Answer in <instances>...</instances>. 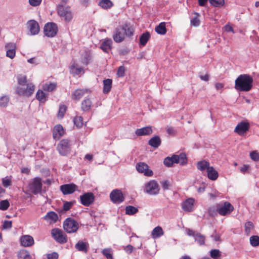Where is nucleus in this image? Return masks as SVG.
I'll return each mask as SVG.
<instances>
[{"instance_id": "680f3d73", "label": "nucleus", "mask_w": 259, "mask_h": 259, "mask_svg": "<svg viewBox=\"0 0 259 259\" xmlns=\"http://www.w3.org/2000/svg\"><path fill=\"white\" fill-rule=\"evenodd\" d=\"M2 183L5 187H8L11 184V179L8 177H5L2 180Z\"/></svg>"}, {"instance_id": "a19ab883", "label": "nucleus", "mask_w": 259, "mask_h": 259, "mask_svg": "<svg viewBox=\"0 0 259 259\" xmlns=\"http://www.w3.org/2000/svg\"><path fill=\"white\" fill-rule=\"evenodd\" d=\"M18 257L19 259H31V257L30 256L29 252L26 250L23 249L20 250L18 253Z\"/></svg>"}, {"instance_id": "ddd939ff", "label": "nucleus", "mask_w": 259, "mask_h": 259, "mask_svg": "<svg viewBox=\"0 0 259 259\" xmlns=\"http://www.w3.org/2000/svg\"><path fill=\"white\" fill-rule=\"evenodd\" d=\"M80 203L85 206H88L93 203L95 200V196L93 193L87 192L80 196Z\"/></svg>"}, {"instance_id": "aec40b11", "label": "nucleus", "mask_w": 259, "mask_h": 259, "mask_svg": "<svg viewBox=\"0 0 259 259\" xmlns=\"http://www.w3.org/2000/svg\"><path fill=\"white\" fill-rule=\"evenodd\" d=\"M64 130L62 126L60 124H58L55 126L53 132V136L55 140H58L64 134Z\"/></svg>"}, {"instance_id": "603ef678", "label": "nucleus", "mask_w": 259, "mask_h": 259, "mask_svg": "<svg viewBox=\"0 0 259 259\" xmlns=\"http://www.w3.org/2000/svg\"><path fill=\"white\" fill-rule=\"evenodd\" d=\"M102 252L107 259H114L111 253V248H105L102 250Z\"/></svg>"}, {"instance_id": "7ed1b4c3", "label": "nucleus", "mask_w": 259, "mask_h": 259, "mask_svg": "<svg viewBox=\"0 0 259 259\" xmlns=\"http://www.w3.org/2000/svg\"><path fill=\"white\" fill-rule=\"evenodd\" d=\"M187 162L185 153H182L179 155H173L171 157H167L163 161L164 164L167 167H171L174 163L185 165Z\"/></svg>"}, {"instance_id": "338daca9", "label": "nucleus", "mask_w": 259, "mask_h": 259, "mask_svg": "<svg viewBox=\"0 0 259 259\" xmlns=\"http://www.w3.org/2000/svg\"><path fill=\"white\" fill-rule=\"evenodd\" d=\"M217 212L216 210V205L211 206L208 209V213L210 215H216Z\"/></svg>"}, {"instance_id": "0eeeda50", "label": "nucleus", "mask_w": 259, "mask_h": 259, "mask_svg": "<svg viewBox=\"0 0 259 259\" xmlns=\"http://www.w3.org/2000/svg\"><path fill=\"white\" fill-rule=\"evenodd\" d=\"M29 189L34 194L40 193L42 190L41 179L39 177H36L32 179L29 184Z\"/></svg>"}, {"instance_id": "bb28decb", "label": "nucleus", "mask_w": 259, "mask_h": 259, "mask_svg": "<svg viewBox=\"0 0 259 259\" xmlns=\"http://www.w3.org/2000/svg\"><path fill=\"white\" fill-rule=\"evenodd\" d=\"M161 143V139L158 136L153 137L148 141V144L154 148H158L160 145Z\"/></svg>"}, {"instance_id": "0e129e2a", "label": "nucleus", "mask_w": 259, "mask_h": 259, "mask_svg": "<svg viewBox=\"0 0 259 259\" xmlns=\"http://www.w3.org/2000/svg\"><path fill=\"white\" fill-rule=\"evenodd\" d=\"M161 186L163 190H168L170 186V183L167 180H164L160 182Z\"/></svg>"}, {"instance_id": "bf43d9fd", "label": "nucleus", "mask_w": 259, "mask_h": 259, "mask_svg": "<svg viewBox=\"0 0 259 259\" xmlns=\"http://www.w3.org/2000/svg\"><path fill=\"white\" fill-rule=\"evenodd\" d=\"M250 157L251 159L254 161L259 160V154L256 151H252L250 153Z\"/></svg>"}, {"instance_id": "39448f33", "label": "nucleus", "mask_w": 259, "mask_h": 259, "mask_svg": "<svg viewBox=\"0 0 259 259\" xmlns=\"http://www.w3.org/2000/svg\"><path fill=\"white\" fill-rule=\"evenodd\" d=\"M78 227V223L71 218H67L63 222V228L68 233L76 232Z\"/></svg>"}, {"instance_id": "cd10ccee", "label": "nucleus", "mask_w": 259, "mask_h": 259, "mask_svg": "<svg viewBox=\"0 0 259 259\" xmlns=\"http://www.w3.org/2000/svg\"><path fill=\"white\" fill-rule=\"evenodd\" d=\"M206 171L207 177L209 180L214 181L218 179L219 174L212 166L208 167V169Z\"/></svg>"}, {"instance_id": "7c9ffc66", "label": "nucleus", "mask_w": 259, "mask_h": 259, "mask_svg": "<svg viewBox=\"0 0 259 259\" xmlns=\"http://www.w3.org/2000/svg\"><path fill=\"white\" fill-rule=\"evenodd\" d=\"M121 27L123 28V32L125 35L127 36H131L134 34V29L132 26L128 23H125Z\"/></svg>"}, {"instance_id": "864d4df0", "label": "nucleus", "mask_w": 259, "mask_h": 259, "mask_svg": "<svg viewBox=\"0 0 259 259\" xmlns=\"http://www.w3.org/2000/svg\"><path fill=\"white\" fill-rule=\"evenodd\" d=\"M74 124L78 127H80L83 125V119L81 116H76L73 120Z\"/></svg>"}, {"instance_id": "ea45409f", "label": "nucleus", "mask_w": 259, "mask_h": 259, "mask_svg": "<svg viewBox=\"0 0 259 259\" xmlns=\"http://www.w3.org/2000/svg\"><path fill=\"white\" fill-rule=\"evenodd\" d=\"M99 5L104 9H108L113 6V3L110 0H101Z\"/></svg>"}, {"instance_id": "49530a36", "label": "nucleus", "mask_w": 259, "mask_h": 259, "mask_svg": "<svg viewBox=\"0 0 259 259\" xmlns=\"http://www.w3.org/2000/svg\"><path fill=\"white\" fill-rule=\"evenodd\" d=\"M10 101V99L7 96H3L0 98V107L2 108H5L7 106L8 103Z\"/></svg>"}, {"instance_id": "4be33fe9", "label": "nucleus", "mask_w": 259, "mask_h": 259, "mask_svg": "<svg viewBox=\"0 0 259 259\" xmlns=\"http://www.w3.org/2000/svg\"><path fill=\"white\" fill-rule=\"evenodd\" d=\"M7 50L6 56L7 57L13 59L15 57L16 55V46L13 43L7 44L5 46Z\"/></svg>"}, {"instance_id": "79ce46f5", "label": "nucleus", "mask_w": 259, "mask_h": 259, "mask_svg": "<svg viewBox=\"0 0 259 259\" xmlns=\"http://www.w3.org/2000/svg\"><path fill=\"white\" fill-rule=\"evenodd\" d=\"M92 102L89 99L84 100L81 104L82 109L84 111H89L91 107Z\"/></svg>"}, {"instance_id": "c85d7f7f", "label": "nucleus", "mask_w": 259, "mask_h": 259, "mask_svg": "<svg viewBox=\"0 0 259 259\" xmlns=\"http://www.w3.org/2000/svg\"><path fill=\"white\" fill-rule=\"evenodd\" d=\"M88 247L89 244L82 241H79L75 245V247L77 250L85 253L87 252Z\"/></svg>"}, {"instance_id": "e2e57ef3", "label": "nucleus", "mask_w": 259, "mask_h": 259, "mask_svg": "<svg viewBox=\"0 0 259 259\" xmlns=\"http://www.w3.org/2000/svg\"><path fill=\"white\" fill-rule=\"evenodd\" d=\"M125 68L123 66H120L117 70V74L119 77H123L124 75Z\"/></svg>"}, {"instance_id": "473e14b6", "label": "nucleus", "mask_w": 259, "mask_h": 259, "mask_svg": "<svg viewBox=\"0 0 259 259\" xmlns=\"http://www.w3.org/2000/svg\"><path fill=\"white\" fill-rule=\"evenodd\" d=\"M112 80L108 78L103 80V92L104 94L108 93L111 89Z\"/></svg>"}, {"instance_id": "f03ea898", "label": "nucleus", "mask_w": 259, "mask_h": 259, "mask_svg": "<svg viewBox=\"0 0 259 259\" xmlns=\"http://www.w3.org/2000/svg\"><path fill=\"white\" fill-rule=\"evenodd\" d=\"M57 11L59 17L65 22L68 23L72 20L73 14L70 7L59 4L57 6Z\"/></svg>"}, {"instance_id": "72a5a7b5", "label": "nucleus", "mask_w": 259, "mask_h": 259, "mask_svg": "<svg viewBox=\"0 0 259 259\" xmlns=\"http://www.w3.org/2000/svg\"><path fill=\"white\" fill-rule=\"evenodd\" d=\"M164 232L162 228L160 226L156 227L153 229L151 232V235L153 238L156 239L162 236Z\"/></svg>"}, {"instance_id": "8fccbe9b", "label": "nucleus", "mask_w": 259, "mask_h": 259, "mask_svg": "<svg viewBox=\"0 0 259 259\" xmlns=\"http://www.w3.org/2000/svg\"><path fill=\"white\" fill-rule=\"evenodd\" d=\"M195 16L191 19V24L194 26H198L200 24V21L199 19V14L195 13Z\"/></svg>"}, {"instance_id": "1a4fd4ad", "label": "nucleus", "mask_w": 259, "mask_h": 259, "mask_svg": "<svg viewBox=\"0 0 259 259\" xmlns=\"http://www.w3.org/2000/svg\"><path fill=\"white\" fill-rule=\"evenodd\" d=\"M35 87L31 83H27L24 87H19L16 92L20 96H30L34 91Z\"/></svg>"}, {"instance_id": "c03bdc74", "label": "nucleus", "mask_w": 259, "mask_h": 259, "mask_svg": "<svg viewBox=\"0 0 259 259\" xmlns=\"http://www.w3.org/2000/svg\"><path fill=\"white\" fill-rule=\"evenodd\" d=\"M196 242H197L200 245H203L205 242V237L200 233H197L194 237Z\"/></svg>"}, {"instance_id": "9d476101", "label": "nucleus", "mask_w": 259, "mask_h": 259, "mask_svg": "<svg viewBox=\"0 0 259 259\" xmlns=\"http://www.w3.org/2000/svg\"><path fill=\"white\" fill-rule=\"evenodd\" d=\"M51 234L54 239L59 243H65L67 241L66 235L60 229L55 228L52 229Z\"/></svg>"}, {"instance_id": "f3484780", "label": "nucleus", "mask_w": 259, "mask_h": 259, "mask_svg": "<svg viewBox=\"0 0 259 259\" xmlns=\"http://www.w3.org/2000/svg\"><path fill=\"white\" fill-rule=\"evenodd\" d=\"M28 28L30 32V35H36L39 31V26L38 23L35 20H30L27 23Z\"/></svg>"}, {"instance_id": "a211bd4d", "label": "nucleus", "mask_w": 259, "mask_h": 259, "mask_svg": "<svg viewBox=\"0 0 259 259\" xmlns=\"http://www.w3.org/2000/svg\"><path fill=\"white\" fill-rule=\"evenodd\" d=\"M194 202L195 200L192 198L186 199L182 204V209L184 211L188 212L193 211Z\"/></svg>"}, {"instance_id": "423d86ee", "label": "nucleus", "mask_w": 259, "mask_h": 259, "mask_svg": "<svg viewBox=\"0 0 259 259\" xmlns=\"http://www.w3.org/2000/svg\"><path fill=\"white\" fill-rule=\"evenodd\" d=\"M160 188L155 180H151L145 184L144 191L150 195H156L159 192Z\"/></svg>"}, {"instance_id": "e433bc0d", "label": "nucleus", "mask_w": 259, "mask_h": 259, "mask_svg": "<svg viewBox=\"0 0 259 259\" xmlns=\"http://www.w3.org/2000/svg\"><path fill=\"white\" fill-rule=\"evenodd\" d=\"M91 58V57L90 53L87 51H85L81 54L80 60L82 64L87 65L89 64Z\"/></svg>"}, {"instance_id": "f8f14e48", "label": "nucleus", "mask_w": 259, "mask_h": 259, "mask_svg": "<svg viewBox=\"0 0 259 259\" xmlns=\"http://www.w3.org/2000/svg\"><path fill=\"white\" fill-rule=\"evenodd\" d=\"M110 198L112 202L116 204H119L124 200L121 191L119 189L113 190L110 194Z\"/></svg>"}, {"instance_id": "6e6552de", "label": "nucleus", "mask_w": 259, "mask_h": 259, "mask_svg": "<svg viewBox=\"0 0 259 259\" xmlns=\"http://www.w3.org/2000/svg\"><path fill=\"white\" fill-rule=\"evenodd\" d=\"M71 146V144L69 140L63 139L58 144L57 150L61 155L65 156L70 152Z\"/></svg>"}, {"instance_id": "c756f323", "label": "nucleus", "mask_w": 259, "mask_h": 259, "mask_svg": "<svg viewBox=\"0 0 259 259\" xmlns=\"http://www.w3.org/2000/svg\"><path fill=\"white\" fill-rule=\"evenodd\" d=\"M56 82H46L43 84L42 89L44 91L51 92L56 89Z\"/></svg>"}, {"instance_id": "4468645a", "label": "nucleus", "mask_w": 259, "mask_h": 259, "mask_svg": "<svg viewBox=\"0 0 259 259\" xmlns=\"http://www.w3.org/2000/svg\"><path fill=\"white\" fill-rule=\"evenodd\" d=\"M138 172L143 173L145 176L150 177L153 175V171L149 168V166L144 162H139L136 165Z\"/></svg>"}, {"instance_id": "412c9836", "label": "nucleus", "mask_w": 259, "mask_h": 259, "mask_svg": "<svg viewBox=\"0 0 259 259\" xmlns=\"http://www.w3.org/2000/svg\"><path fill=\"white\" fill-rule=\"evenodd\" d=\"M20 242L22 246L29 247L34 244V239L33 237L30 235H23L20 238Z\"/></svg>"}, {"instance_id": "09e8293b", "label": "nucleus", "mask_w": 259, "mask_h": 259, "mask_svg": "<svg viewBox=\"0 0 259 259\" xmlns=\"http://www.w3.org/2000/svg\"><path fill=\"white\" fill-rule=\"evenodd\" d=\"M245 232L248 235L254 228L253 224L250 221H248L245 224Z\"/></svg>"}, {"instance_id": "3c124183", "label": "nucleus", "mask_w": 259, "mask_h": 259, "mask_svg": "<svg viewBox=\"0 0 259 259\" xmlns=\"http://www.w3.org/2000/svg\"><path fill=\"white\" fill-rule=\"evenodd\" d=\"M67 110V107L64 105H61L59 107V110L58 113V117L60 118H62L64 114L66 112Z\"/></svg>"}, {"instance_id": "20e7f679", "label": "nucleus", "mask_w": 259, "mask_h": 259, "mask_svg": "<svg viewBox=\"0 0 259 259\" xmlns=\"http://www.w3.org/2000/svg\"><path fill=\"white\" fill-rule=\"evenodd\" d=\"M233 210V206L228 201L216 204V210L222 216H225L230 214Z\"/></svg>"}, {"instance_id": "b1692460", "label": "nucleus", "mask_w": 259, "mask_h": 259, "mask_svg": "<svg viewBox=\"0 0 259 259\" xmlns=\"http://www.w3.org/2000/svg\"><path fill=\"white\" fill-rule=\"evenodd\" d=\"M153 131L151 126H146L137 129L135 131V134L138 136H147L151 135Z\"/></svg>"}, {"instance_id": "f257e3e1", "label": "nucleus", "mask_w": 259, "mask_h": 259, "mask_svg": "<svg viewBox=\"0 0 259 259\" xmlns=\"http://www.w3.org/2000/svg\"><path fill=\"white\" fill-rule=\"evenodd\" d=\"M252 78L248 74L240 75L235 80V89L240 91L248 92L252 87Z\"/></svg>"}, {"instance_id": "5fc2aeb1", "label": "nucleus", "mask_w": 259, "mask_h": 259, "mask_svg": "<svg viewBox=\"0 0 259 259\" xmlns=\"http://www.w3.org/2000/svg\"><path fill=\"white\" fill-rule=\"evenodd\" d=\"M10 206L9 202L8 200H2L0 202V209L6 210L8 209Z\"/></svg>"}, {"instance_id": "37998d69", "label": "nucleus", "mask_w": 259, "mask_h": 259, "mask_svg": "<svg viewBox=\"0 0 259 259\" xmlns=\"http://www.w3.org/2000/svg\"><path fill=\"white\" fill-rule=\"evenodd\" d=\"M125 213L126 214L130 215H134L138 211V208H137L136 207H135L133 206H131V205L127 206L125 207Z\"/></svg>"}, {"instance_id": "2eb2a0df", "label": "nucleus", "mask_w": 259, "mask_h": 259, "mask_svg": "<svg viewBox=\"0 0 259 259\" xmlns=\"http://www.w3.org/2000/svg\"><path fill=\"white\" fill-rule=\"evenodd\" d=\"M123 30V28L121 26H119L115 29L113 35V38L116 42H121L124 40L125 35Z\"/></svg>"}, {"instance_id": "9b49d317", "label": "nucleus", "mask_w": 259, "mask_h": 259, "mask_svg": "<svg viewBox=\"0 0 259 259\" xmlns=\"http://www.w3.org/2000/svg\"><path fill=\"white\" fill-rule=\"evenodd\" d=\"M58 31L57 25L53 22L47 23L44 27V34L46 36L52 37L56 35Z\"/></svg>"}, {"instance_id": "393cba45", "label": "nucleus", "mask_w": 259, "mask_h": 259, "mask_svg": "<svg viewBox=\"0 0 259 259\" xmlns=\"http://www.w3.org/2000/svg\"><path fill=\"white\" fill-rule=\"evenodd\" d=\"M70 72L74 75H79L80 74H83L84 70L83 68L79 66L77 63H73L70 67Z\"/></svg>"}, {"instance_id": "58836bf2", "label": "nucleus", "mask_w": 259, "mask_h": 259, "mask_svg": "<svg viewBox=\"0 0 259 259\" xmlns=\"http://www.w3.org/2000/svg\"><path fill=\"white\" fill-rule=\"evenodd\" d=\"M155 31L160 34L163 35L166 32V29L165 28V24L164 22L160 23L155 28Z\"/></svg>"}, {"instance_id": "6e6d98bb", "label": "nucleus", "mask_w": 259, "mask_h": 259, "mask_svg": "<svg viewBox=\"0 0 259 259\" xmlns=\"http://www.w3.org/2000/svg\"><path fill=\"white\" fill-rule=\"evenodd\" d=\"M210 4L214 7H219L224 4V0H209Z\"/></svg>"}, {"instance_id": "774afa93", "label": "nucleus", "mask_w": 259, "mask_h": 259, "mask_svg": "<svg viewBox=\"0 0 259 259\" xmlns=\"http://www.w3.org/2000/svg\"><path fill=\"white\" fill-rule=\"evenodd\" d=\"M48 259H58V254L56 252H53L47 254Z\"/></svg>"}, {"instance_id": "69168bd1", "label": "nucleus", "mask_w": 259, "mask_h": 259, "mask_svg": "<svg viewBox=\"0 0 259 259\" xmlns=\"http://www.w3.org/2000/svg\"><path fill=\"white\" fill-rule=\"evenodd\" d=\"M42 0H29V4L31 6L36 7L39 6Z\"/></svg>"}, {"instance_id": "052dcab7", "label": "nucleus", "mask_w": 259, "mask_h": 259, "mask_svg": "<svg viewBox=\"0 0 259 259\" xmlns=\"http://www.w3.org/2000/svg\"><path fill=\"white\" fill-rule=\"evenodd\" d=\"M12 221L5 220L3 224V228L4 229H10L12 228Z\"/></svg>"}, {"instance_id": "2f4dec72", "label": "nucleus", "mask_w": 259, "mask_h": 259, "mask_svg": "<svg viewBox=\"0 0 259 259\" xmlns=\"http://www.w3.org/2000/svg\"><path fill=\"white\" fill-rule=\"evenodd\" d=\"M210 167L209 162L206 160H201L198 161L197 163V168L201 171H203L205 170L207 171L208 167Z\"/></svg>"}, {"instance_id": "c9c22d12", "label": "nucleus", "mask_w": 259, "mask_h": 259, "mask_svg": "<svg viewBox=\"0 0 259 259\" xmlns=\"http://www.w3.org/2000/svg\"><path fill=\"white\" fill-rule=\"evenodd\" d=\"M85 90L83 89H77L75 90L72 94V99L75 100H78L81 98L84 95Z\"/></svg>"}, {"instance_id": "6ab92c4d", "label": "nucleus", "mask_w": 259, "mask_h": 259, "mask_svg": "<svg viewBox=\"0 0 259 259\" xmlns=\"http://www.w3.org/2000/svg\"><path fill=\"white\" fill-rule=\"evenodd\" d=\"M249 124L246 122H241L236 126L234 131L239 135L246 133L249 129Z\"/></svg>"}, {"instance_id": "f704fd0d", "label": "nucleus", "mask_w": 259, "mask_h": 259, "mask_svg": "<svg viewBox=\"0 0 259 259\" xmlns=\"http://www.w3.org/2000/svg\"><path fill=\"white\" fill-rule=\"evenodd\" d=\"M36 98L41 103H45L47 101V94L41 90H38L36 94Z\"/></svg>"}, {"instance_id": "13d9d810", "label": "nucleus", "mask_w": 259, "mask_h": 259, "mask_svg": "<svg viewBox=\"0 0 259 259\" xmlns=\"http://www.w3.org/2000/svg\"><path fill=\"white\" fill-rule=\"evenodd\" d=\"M210 256L214 259H217L220 256V251L218 249H212L210 251Z\"/></svg>"}, {"instance_id": "a878e982", "label": "nucleus", "mask_w": 259, "mask_h": 259, "mask_svg": "<svg viewBox=\"0 0 259 259\" xmlns=\"http://www.w3.org/2000/svg\"><path fill=\"white\" fill-rule=\"evenodd\" d=\"M44 219L50 223H55L58 219V217L57 213L51 211L47 213L44 217Z\"/></svg>"}, {"instance_id": "5701e85b", "label": "nucleus", "mask_w": 259, "mask_h": 259, "mask_svg": "<svg viewBox=\"0 0 259 259\" xmlns=\"http://www.w3.org/2000/svg\"><path fill=\"white\" fill-rule=\"evenodd\" d=\"M113 42L111 38H105L101 44L100 48L105 52L108 53L112 49Z\"/></svg>"}, {"instance_id": "4c0bfd02", "label": "nucleus", "mask_w": 259, "mask_h": 259, "mask_svg": "<svg viewBox=\"0 0 259 259\" xmlns=\"http://www.w3.org/2000/svg\"><path fill=\"white\" fill-rule=\"evenodd\" d=\"M150 37V34L149 32L143 33L140 37V43L142 46H144Z\"/></svg>"}, {"instance_id": "de8ad7c7", "label": "nucleus", "mask_w": 259, "mask_h": 259, "mask_svg": "<svg viewBox=\"0 0 259 259\" xmlns=\"http://www.w3.org/2000/svg\"><path fill=\"white\" fill-rule=\"evenodd\" d=\"M250 244L253 246L256 247L259 245V236L257 235H253L250 237L249 239Z\"/></svg>"}, {"instance_id": "a18cd8bd", "label": "nucleus", "mask_w": 259, "mask_h": 259, "mask_svg": "<svg viewBox=\"0 0 259 259\" xmlns=\"http://www.w3.org/2000/svg\"><path fill=\"white\" fill-rule=\"evenodd\" d=\"M17 79L20 87H24L26 85L27 77L25 75L20 74L18 75Z\"/></svg>"}, {"instance_id": "4d7b16f0", "label": "nucleus", "mask_w": 259, "mask_h": 259, "mask_svg": "<svg viewBox=\"0 0 259 259\" xmlns=\"http://www.w3.org/2000/svg\"><path fill=\"white\" fill-rule=\"evenodd\" d=\"M74 201L65 202L63 204V210H64L65 211L69 210L71 208L72 206L74 204Z\"/></svg>"}, {"instance_id": "dca6fc26", "label": "nucleus", "mask_w": 259, "mask_h": 259, "mask_svg": "<svg viewBox=\"0 0 259 259\" xmlns=\"http://www.w3.org/2000/svg\"><path fill=\"white\" fill-rule=\"evenodd\" d=\"M77 188V186L74 184H64L60 186V190L64 195H68L73 193Z\"/></svg>"}]
</instances>
